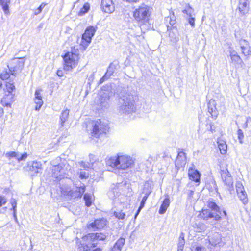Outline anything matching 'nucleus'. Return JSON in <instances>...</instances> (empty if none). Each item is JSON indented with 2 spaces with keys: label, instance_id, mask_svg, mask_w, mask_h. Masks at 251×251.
I'll use <instances>...</instances> for the list:
<instances>
[{
  "label": "nucleus",
  "instance_id": "51",
  "mask_svg": "<svg viewBox=\"0 0 251 251\" xmlns=\"http://www.w3.org/2000/svg\"><path fill=\"white\" fill-rule=\"evenodd\" d=\"M189 23L192 27H194L195 26V18L190 17L189 19Z\"/></svg>",
  "mask_w": 251,
  "mask_h": 251
},
{
  "label": "nucleus",
  "instance_id": "47",
  "mask_svg": "<svg viewBox=\"0 0 251 251\" xmlns=\"http://www.w3.org/2000/svg\"><path fill=\"white\" fill-rule=\"evenodd\" d=\"M80 167L84 169H89L91 167V165L90 163L86 164L85 162L81 161L80 163Z\"/></svg>",
  "mask_w": 251,
  "mask_h": 251
},
{
  "label": "nucleus",
  "instance_id": "19",
  "mask_svg": "<svg viewBox=\"0 0 251 251\" xmlns=\"http://www.w3.org/2000/svg\"><path fill=\"white\" fill-rule=\"evenodd\" d=\"M15 101L14 95L12 93L5 94V96L1 99V103L3 106H10L11 103Z\"/></svg>",
  "mask_w": 251,
  "mask_h": 251
},
{
  "label": "nucleus",
  "instance_id": "13",
  "mask_svg": "<svg viewBox=\"0 0 251 251\" xmlns=\"http://www.w3.org/2000/svg\"><path fill=\"white\" fill-rule=\"evenodd\" d=\"M101 6L103 12L107 13H112L115 9L112 0H101Z\"/></svg>",
  "mask_w": 251,
  "mask_h": 251
},
{
  "label": "nucleus",
  "instance_id": "26",
  "mask_svg": "<svg viewBox=\"0 0 251 251\" xmlns=\"http://www.w3.org/2000/svg\"><path fill=\"white\" fill-rule=\"evenodd\" d=\"M151 192V191H149V192L145 193V195L143 197L142 201H141L140 205L139 207L138 208V209L137 211L136 214L135 215V217H137V216L139 214V213L140 212V211L141 210V209L144 207L146 201L148 197L149 196Z\"/></svg>",
  "mask_w": 251,
  "mask_h": 251
},
{
  "label": "nucleus",
  "instance_id": "2",
  "mask_svg": "<svg viewBox=\"0 0 251 251\" xmlns=\"http://www.w3.org/2000/svg\"><path fill=\"white\" fill-rule=\"evenodd\" d=\"M118 111L121 115L128 116L135 112L134 97L133 95L126 94L119 101Z\"/></svg>",
  "mask_w": 251,
  "mask_h": 251
},
{
  "label": "nucleus",
  "instance_id": "10",
  "mask_svg": "<svg viewBox=\"0 0 251 251\" xmlns=\"http://www.w3.org/2000/svg\"><path fill=\"white\" fill-rule=\"evenodd\" d=\"M106 235L101 233H89L82 237V240L85 242L94 241L95 240H104Z\"/></svg>",
  "mask_w": 251,
  "mask_h": 251
},
{
  "label": "nucleus",
  "instance_id": "14",
  "mask_svg": "<svg viewBox=\"0 0 251 251\" xmlns=\"http://www.w3.org/2000/svg\"><path fill=\"white\" fill-rule=\"evenodd\" d=\"M27 167L28 168V170L33 173V175L41 173L43 169L41 162L36 161H33L31 165L28 163Z\"/></svg>",
  "mask_w": 251,
  "mask_h": 251
},
{
  "label": "nucleus",
  "instance_id": "62",
  "mask_svg": "<svg viewBox=\"0 0 251 251\" xmlns=\"http://www.w3.org/2000/svg\"><path fill=\"white\" fill-rule=\"evenodd\" d=\"M3 114V109L0 107V117H1Z\"/></svg>",
  "mask_w": 251,
  "mask_h": 251
},
{
  "label": "nucleus",
  "instance_id": "6",
  "mask_svg": "<svg viewBox=\"0 0 251 251\" xmlns=\"http://www.w3.org/2000/svg\"><path fill=\"white\" fill-rule=\"evenodd\" d=\"M61 189V193L62 195L69 199H75L82 197L85 191V186L83 184L79 187H76L73 189H71L68 187H62Z\"/></svg>",
  "mask_w": 251,
  "mask_h": 251
},
{
  "label": "nucleus",
  "instance_id": "61",
  "mask_svg": "<svg viewBox=\"0 0 251 251\" xmlns=\"http://www.w3.org/2000/svg\"><path fill=\"white\" fill-rule=\"evenodd\" d=\"M170 25H173L175 24V20H172L171 18H170Z\"/></svg>",
  "mask_w": 251,
  "mask_h": 251
},
{
  "label": "nucleus",
  "instance_id": "40",
  "mask_svg": "<svg viewBox=\"0 0 251 251\" xmlns=\"http://www.w3.org/2000/svg\"><path fill=\"white\" fill-rule=\"evenodd\" d=\"M191 251H206V249L201 245H194L191 248Z\"/></svg>",
  "mask_w": 251,
  "mask_h": 251
},
{
  "label": "nucleus",
  "instance_id": "49",
  "mask_svg": "<svg viewBox=\"0 0 251 251\" xmlns=\"http://www.w3.org/2000/svg\"><path fill=\"white\" fill-rule=\"evenodd\" d=\"M7 202L6 199L2 196H0V207Z\"/></svg>",
  "mask_w": 251,
  "mask_h": 251
},
{
  "label": "nucleus",
  "instance_id": "38",
  "mask_svg": "<svg viewBox=\"0 0 251 251\" xmlns=\"http://www.w3.org/2000/svg\"><path fill=\"white\" fill-rule=\"evenodd\" d=\"M84 199L85 201V204L87 207H89L91 206L92 201L91 200V196L86 193L84 196Z\"/></svg>",
  "mask_w": 251,
  "mask_h": 251
},
{
  "label": "nucleus",
  "instance_id": "45",
  "mask_svg": "<svg viewBox=\"0 0 251 251\" xmlns=\"http://www.w3.org/2000/svg\"><path fill=\"white\" fill-rule=\"evenodd\" d=\"M239 45L240 47H244L246 46H249L248 41L243 39H241L239 40Z\"/></svg>",
  "mask_w": 251,
  "mask_h": 251
},
{
  "label": "nucleus",
  "instance_id": "32",
  "mask_svg": "<svg viewBox=\"0 0 251 251\" xmlns=\"http://www.w3.org/2000/svg\"><path fill=\"white\" fill-rule=\"evenodd\" d=\"M232 62H234V64L237 65L238 67H242V64H243V62L240 57L237 55H232L231 58Z\"/></svg>",
  "mask_w": 251,
  "mask_h": 251
},
{
  "label": "nucleus",
  "instance_id": "31",
  "mask_svg": "<svg viewBox=\"0 0 251 251\" xmlns=\"http://www.w3.org/2000/svg\"><path fill=\"white\" fill-rule=\"evenodd\" d=\"M219 149L222 154H225L226 152L227 145L226 142L223 140H220L217 142Z\"/></svg>",
  "mask_w": 251,
  "mask_h": 251
},
{
  "label": "nucleus",
  "instance_id": "21",
  "mask_svg": "<svg viewBox=\"0 0 251 251\" xmlns=\"http://www.w3.org/2000/svg\"><path fill=\"white\" fill-rule=\"evenodd\" d=\"M186 163L185 153L183 152H180L175 162V165L177 168L182 167Z\"/></svg>",
  "mask_w": 251,
  "mask_h": 251
},
{
  "label": "nucleus",
  "instance_id": "15",
  "mask_svg": "<svg viewBox=\"0 0 251 251\" xmlns=\"http://www.w3.org/2000/svg\"><path fill=\"white\" fill-rule=\"evenodd\" d=\"M106 225V221L104 219L96 220L94 222L89 224V228L100 229L103 228Z\"/></svg>",
  "mask_w": 251,
  "mask_h": 251
},
{
  "label": "nucleus",
  "instance_id": "46",
  "mask_svg": "<svg viewBox=\"0 0 251 251\" xmlns=\"http://www.w3.org/2000/svg\"><path fill=\"white\" fill-rule=\"evenodd\" d=\"M238 137L240 143H242V140L244 138V134L243 131L239 129L237 131Z\"/></svg>",
  "mask_w": 251,
  "mask_h": 251
},
{
  "label": "nucleus",
  "instance_id": "22",
  "mask_svg": "<svg viewBox=\"0 0 251 251\" xmlns=\"http://www.w3.org/2000/svg\"><path fill=\"white\" fill-rule=\"evenodd\" d=\"M188 174L190 180L196 182H200L201 174L198 170L190 169L189 170Z\"/></svg>",
  "mask_w": 251,
  "mask_h": 251
},
{
  "label": "nucleus",
  "instance_id": "50",
  "mask_svg": "<svg viewBox=\"0 0 251 251\" xmlns=\"http://www.w3.org/2000/svg\"><path fill=\"white\" fill-rule=\"evenodd\" d=\"M207 129L208 130L211 131V132H213V131H215V127H214L213 125H212L211 123H210L209 125H207Z\"/></svg>",
  "mask_w": 251,
  "mask_h": 251
},
{
  "label": "nucleus",
  "instance_id": "63",
  "mask_svg": "<svg viewBox=\"0 0 251 251\" xmlns=\"http://www.w3.org/2000/svg\"><path fill=\"white\" fill-rule=\"evenodd\" d=\"M183 248L178 247V249H177V251H183Z\"/></svg>",
  "mask_w": 251,
  "mask_h": 251
},
{
  "label": "nucleus",
  "instance_id": "11",
  "mask_svg": "<svg viewBox=\"0 0 251 251\" xmlns=\"http://www.w3.org/2000/svg\"><path fill=\"white\" fill-rule=\"evenodd\" d=\"M201 217L204 220H208L209 219L213 218L216 221L221 219V216L218 213H215L210 209H203L201 212Z\"/></svg>",
  "mask_w": 251,
  "mask_h": 251
},
{
  "label": "nucleus",
  "instance_id": "36",
  "mask_svg": "<svg viewBox=\"0 0 251 251\" xmlns=\"http://www.w3.org/2000/svg\"><path fill=\"white\" fill-rule=\"evenodd\" d=\"M185 243V241L184 239V234L183 232H181L180 234L179 238L178 247H180V248H183Z\"/></svg>",
  "mask_w": 251,
  "mask_h": 251
},
{
  "label": "nucleus",
  "instance_id": "34",
  "mask_svg": "<svg viewBox=\"0 0 251 251\" xmlns=\"http://www.w3.org/2000/svg\"><path fill=\"white\" fill-rule=\"evenodd\" d=\"M90 9V4L88 3H85L83 7L78 12V15L80 16H82L84 15L85 14L88 12V11Z\"/></svg>",
  "mask_w": 251,
  "mask_h": 251
},
{
  "label": "nucleus",
  "instance_id": "35",
  "mask_svg": "<svg viewBox=\"0 0 251 251\" xmlns=\"http://www.w3.org/2000/svg\"><path fill=\"white\" fill-rule=\"evenodd\" d=\"M10 203H11V204L12 205V209H13V216H14V217L15 218V221L17 222V218L16 214L17 201H16L15 199H11V201H10Z\"/></svg>",
  "mask_w": 251,
  "mask_h": 251
},
{
  "label": "nucleus",
  "instance_id": "5",
  "mask_svg": "<svg viewBox=\"0 0 251 251\" xmlns=\"http://www.w3.org/2000/svg\"><path fill=\"white\" fill-rule=\"evenodd\" d=\"M109 130L108 124L101 120H97L92 123V128L90 134L92 137L99 138L102 134H105Z\"/></svg>",
  "mask_w": 251,
  "mask_h": 251
},
{
  "label": "nucleus",
  "instance_id": "29",
  "mask_svg": "<svg viewBox=\"0 0 251 251\" xmlns=\"http://www.w3.org/2000/svg\"><path fill=\"white\" fill-rule=\"evenodd\" d=\"M10 3V0H0V3L2 7V9L5 14H9V4Z\"/></svg>",
  "mask_w": 251,
  "mask_h": 251
},
{
  "label": "nucleus",
  "instance_id": "48",
  "mask_svg": "<svg viewBox=\"0 0 251 251\" xmlns=\"http://www.w3.org/2000/svg\"><path fill=\"white\" fill-rule=\"evenodd\" d=\"M10 75L9 73H7L6 72L5 73H2L0 74V78L2 80H5L9 78Z\"/></svg>",
  "mask_w": 251,
  "mask_h": 251
},
{
  "label": "nucleus",
  "instance_id": "44",
  "mask_svg": "<svg viewBox=\"0 0 251 251\" xmlns=\"http://www.w3.org/2000/svg\"><path fill=\"white\" fill-rule=\"evenodd\" d=\"M114 216L119 219L123 220L125 218L126 214L122 212H115Z\"/></svg>",
  "mask_w": 251,
  "mask_h": 251
},
{
  "label": "nucleus",
  "instance_id": "59",
  "mask_svg": "<svg viewBox=\"0 0 251 251\" xmlns=\"http://www.w3.org/2000/svg\"><path fill=\"white\" fill-rule=\"evenodd\" d=\"M194 192L193 191L191 190V191L189 192V194H188V196H189V198H191V197L193 196V194H194Z\"/></svg>",
  "mask_w": 251,
  "mask_h": 251
},
{
  "label": "nucleus",
  "instance_id": "39",
  "mask_svg": "<svg viewBox=\"0 0 251 251\" xmlns=\"http://www.w3.org/2000/svg\"><path fill=\"white\" fill-rule=\"evenodd\" d=\"M78 246L79 250L82 251H87L89 250L90 249V248L92 247V246H90L88 244L84 243H80L79 245H78Z\"/></svg>",
  "mask_w": 251,
  "mask_h": 251
},
{
  "label": "nucleus",
  "instance_id": "30",
  "mask_svg": "<svg viewBox=\"0 0 251 251\" xmlns=\"http://www.w3.org/2000/svg\"><path fill=\"white\" fill-rule=\"evenodd\" d=\"M238 198L242 201L243 204L245 205L248 202V199L247 194L245 190L242 191L241 192H237Z\"/></svg>",
  "mask_w": 251,
  "mask_h": 251
},
{
  "label": "nucleus",
  "instance_id": "57",
  "mask_svg": "<svg viewBox=\"0 0 251 251\" xmlns=\"http://www.w3.org/2000/svg\"><path fill=\"white\" fill-rule=\"evenodd\" d=\"M41 10H40V9H39L38 8L37 9L35 10L34 14H35V15H37L39 14L40 13H41Z\"/></svg>",
  "mask_w": 251,
  "mask_h": 251
},
{
  "label": "nucleus",
  "instance_id": "18",
  "mask_svg": "<svg viewBox=\"0 0 251 251\" xmlns=\"http://www.w3.org/2000/svg\"><path fill=\"white\" fill-rule=\"evenodd\" d=\"M208 110L212 118L214 119L217 118L218 113L216 108V102L214 100H210L208 103Z\"/></svg>",
  "mask_w": 251,
  "mask_h": 251
},
{
  "label": "nucleus",
  "instance_id": "7",
  "mask_svg": "<svg viewBox=\"0 0 251 251\" xmlns=\"http://www.w3.org/2000/svg\"><path fill=\"white\" fill-rule=\"evenodd\" d=\"M97 29V27L89 26L86 28L85 32L82 34L80 40V45L84 48H86L91 42L92 38L94 36Z\"/></svg>",
  "mask_w": 251,
  "mask_h": 251
},
{
  "label": "nucleus",
  "instance_id": "25",
  "mask_svg": "<svg viewBox=\"0 0 251 251\" xmlns=\"http://www.w3.org/2000/svg\"><path fill=\"white\" fill-rule=\"evenodd\" d=\"M207 206L211 211L214 212L215 213H218L221 216L222 212L220 211L219 207L217 204L213 201H209L208 202Z\"/></svg>",
  "mask_w": 251,
  "mask_h": 251
},
{
  "label": "nucleus",
  "instance_id": "24",
  "mask_svg": "<svg viewBox=\"0 0 251 251\" xmlns=\"http://www.w3.org/2000/svg\"><path fill=\"white\" fill-rule=\"evenodd\" d=\"M170 201L168 195H166L159 210L160 214H163L170 205Z\"/></svg>",
  "mask_w": 251,
  "mask_h": 251
},
{
  "label": "nucleus",
  "instance_id": "64",
  "mask_svg": "<svg viewBox=\"0 0 251 251\" xmlns=\"http://www.w3.org/2000/svg\"><path fill=\"white\" fill-rule=\"evenodd\" d=\"M223 213L224 215L225 216V217H226V216H227V213H226V211L224 210V211H223Z\"/></svg>",
  "mask_w": 251,
  "mask_h": 251
},
{
  "label": "nucleus",
  "instance_id": "27",
  "mask_svg": "<svg viewBox=\"0 0 251 251\" xmlns=\"http://www.w3.org/2000/svg\"><path fill=\"white\" fill-rule=\"evenodd\" d=\"M62 169V167L60 165L54 166L52 169L53 176L57 179H61L62 176L59 173Z\"/></svg>",
  "mask_w": 251,
  "mask_h": 251
},
{
  "label": "nucleus",
  "instance_id": "23",
  "mask_svg": "<svg viewBox=\"0 0 251 251\" xmlns=\"http://www.w3.org/2000/svg\"><path fill=\"white\" fill-rule=\"evenodd\" d=\"M125 243V239L123 237L120 238L112 247L111 251H121Z\"/></svg>",
  "mask_w": 251,
  "mask_h": 251
},
{
  "label": "nucleus",
  "instance_id": "53",
  "mask_svg": "<svg viewBox=\"0 0 251 251\" xmlns=\"http://www.w3.org/2000/svg\"><path fill=\"white\" fill-rule=\"evenodd\" d=\"M88 176V175L85 172H81L80 173V177L81 179L86 178Z\"/></svg>",
  "mask_w": 251,
  "mask_h": 251
},
{
  "label": "nucleus",
  "instance_id": "12",
  "mask_svg": "<svg viewBox=\"0 0 251 251\" xmlns=\"http://www.w3.org/2000/svg\"><path fill=\"white\" fill-rule=\"evenodd\" d=\"M112 92H102L100 95V104L102 107H106L108 104L110 98L113 96Z\"/></svg>",
  "mask_w": 251,
  "mask_h": 251
},
{
  "label": "nucleus",
  "instance_id": "3",
  "mask_svg": "<svg viewBox=\"0 0 251 251\" xmlns=\"http://www.w3.org/2000/svg\"><path fill=\"white\" fill-rule=\"evenodd\" d=\"M152 8L145 4H142L133 12L134 19L141 25L148 23L151 13Z\"/></svg>",
  "mask_w": 251,
  "mask_h": 251
},
{
  "label": "nucleus",
  "instance_id": "42",
  "mask_svg": "<svg viewBox=\"0 0 251 251\" xmlns=\"http://www.w3.org/2000/svg\"><path fill=\"white\" fill-rule=\"evenodd\" d=\"M6 88L8 93H12V92L14 89H15V86L13 83L7 82L6 84Z\"/></svg>",
  "mask_w": 251,
  "mask_h": 251
},
{
  "label": "nucleus",
  "instance_id": "33",
  "mask_svg": "<svg viewBox=\"0 0 251 251\" xmlns=\"http://www.w3.org/2000/svg\"><path fill=\"white\" fill-rule=\"evenodd\" d=\"M115 70H116L115 65H114L113 63H110L108 69H107V72H106L105 75L109 78L110 77L113 75Z\"/></svg>",
  "mask_w": 251,
  "mask_h": 251
},
{
  "label": "nucleus",
  "instance_id": "54",
  "mask_svg": "<svg viewBox=\"0 0 251 251\" xmlns=\"http://www.w3.org/2000/svg\"><path fill=\"white\" fill-rule=\"evenodd\" d=\"M238 55L237 53L235 50H233L230 51V56L231 58L232 57V55Z\"/></svg>",
  "mask_w": 251,
  "mask_h": 251
},
{
  "label": "nucleus",
  "instance_id": "17",
  "mask_svg": "<svg viewBox=\"0 0 251 251\" xmlns=\"http://www.w3.org/2000/svg\"><path fill=\"white\" fill-rule=\"evenodd\" d=\"M5 156L9 159L12 158H15L18 160V162L25 160L28 156L26 153H24L22 155H20L18 153L15 151L7 152L6 153Z\"/></svg>",
  "mask_w": 251,
  "mask_h": 251
},
{
  "label": "nucleus",
  "instance_id": "52",
  "mask_svg": "<svg viewBox=\"0 0 251 251\" xmlns=\"http://www.w3.org/2000/svg\"><path fill=\"white\" fill-rule=\"evenodd\" d=\"M109 78L105 75H104L102 77H101L100 81H99V84H102L106 80H107Z\"/></svg>",
  "mask_w": 251,
  "mask_h": 251
},
{
  "label": "nucleus",
  "instance_id": "37",
  "mask_svg": "<svg viewBox=\"0 0 251 251\" xmlns=\"http://www.w3.org/2000/svg\"><path fill=\"white\" fill-rule=\"evenodd\" d=\"M182 12L183 13L186 14L190 17H192L194 12V9L189 5H188Z\"/></svg>",
  "mask_w": 251,
  "mask_h": 251
},
{
  "label": "nucleus",
  "instance_id": "56",
  "mask_svg": "<svg viewBox=\"0 0 251 251\" xmlns=\"http://www.w3.org/2000/svg\"><path fill=\"white\" fill-rule=\"evenodd\" d=\"M45 5H46V4L42 3L40 5V6L38 7V8L40 9V10H41V11H42V9L44 8V7L45 6Z\"/></svg>",
  "mask_w": 251,
  "mask_h": 251
},
{
  "label": "nucleus",
  "instance_id": "58",
  "mask_svg": "<svg viewBox=\"0 0 251 251\" xmlns=\"http://www.w3.org/2000/svg\"><path fill=\"white\" fill-rule=\"evenodd\" d=\"M57 75H58V76H59L60 77L62 76L63 75L62 72L61 71L58 70L57 72Z\"/></svg>",
  "mask_w": 251,
  "mask_h": 251
},
{
  "label": "nucleus",
  "instance_id": "16",
  "mask_svg": "<svg viewBox=\"0 0 251 251\" xmlns=\"http://www.w3.org/2000/svg\"><path fill=\"white\" fill-rule=\"evenodd\" d=\"M42 90H36L35 92V98L34 99V102L36 104L35 106V110L39 111L43 104V101L41 95Z\"/></svg>",
  "mask_w": 251,
  "mask_h": 251
},
{
  "label": "nucleus",
  "instance_id": "43",
  "mask_svg": "<svg viewBox=\"0 0 251 251\" xmlns=\"http://www.w3.org/2000/svg\"><path fill=\"white\" fill-rule=\"evenodd\" d=\"M236 188L237 192H241L242 191L245 190L242 182L239 181L236 182Z\"/></svg>",
  "mask_w": 251,
  "mask_h": 251
},
{
  "label": "nucleus",
  "instance_id": "4",
  "mask_svg": "<svg viewBox=\"0 0 251 251\" xmlns=\"http://www.w3.org/2000/svg\"><path fill=\"white\" fill-rule=\"evenodd\" d=\"M74 52L73 50L68 52L63 57L64 69L67 71H71L73 68L75 67L79 60L78 48L75 49V47L74 46Z\"/></svg>",
  "mask_w": 251,
  "mask_h": 251
},
{
  "label": "nucleus",
  "instance_id": "60",
  "mask_svg": "<svg viewBox=\"0 0 251 251\" xmlns=\"http://www.w3.org/2000/svg\"><path fill=\"white\" fill-rule=\"evenodd\" d=\"M71 38H74L75 39V40H76L77 42H78V40H79V39L78 38L75 36V35H71V37H70Z\"/></svg>",
  "mask_w": 251,
  "mask_h": 251
},
{
  "label": "nucleus",
  "instance_id": "20",
  "mask_svg": "<svg viewBox=\"0 0 251 251\" xmlns=\"http://www.w3.org/2000/svg\"><path fill=\"white\" fill-rule=\"evenodd\" d=\"M238 9L243 15L247 13L249 9L248 0H239Z\"/></svg>",
  "mask_w": 251,
  "mask_h": 251
},
{
  "label": "nucleus",
  "instance_id": "9",
  "mask_svg": "<svg viewBox=\"0 0 251 251\" xmlns=\"http://www.w3.org/2000/svg\"><path fill=\"white\" fill-rule=\"evenodd\" d=\"M221 176L223 182L227 189L231 191L233 190V180L230 173L227 169L221 170Z\"/></svg>",
  "mask_w": 251,
  "mask_h": 251
},
{
  "label": "nucleus",
  "instance_id": "55",
  "mask_svg": "<svg viewBox=\"0 0 251 251\" xmlns=\"http://www.w3.org/2000/svg\"><path fill=\"white\" fill-rule=\"evenodd\" d=\"M89 157H90V161L91 162L90 164L92 165L93 162H93V161H94V159L93 158H94L95 156L94 155L91 154V155H89Z\"/></svg>",
  "mask_w": 251,
  "mask_h": 251
},
{
  "label": "nucleus",
  "instance_id": "1",
  "mask_svg": "<svg viewBox=\"0 0 251 251\" xmlns=\"http://www.w3.org/2000/svg\"><path fill=\"white\" fill-rule=\"evenodd\" d=\"M105 162L109 170L119 172L132 168L135 161L130 156L119 153L115 156L107 157Z\"/></svg>",
  "mask_w": 251,
  "mask_h": 251
},
{
  "label": "nucleus",
  "instance_id": "41",
  "mask_svg": "<svg viewBox=\"0 0 251 251\" xmlns=\"http://www.w3.org/2000/svg\"><path fill=\"white\" fill-rule=\"evenodd\" d=\"M242 53L245 56H248L250 54V46H246L244 47H240Z\"/></svg>",
  "mask_w": 251,
  "mask_h": 251
},
{
  "label": "nucleus",
  "instance_id": "28",
  "mask_svg": "<svg viewBox=\"0 0 251 251\" xmlns=\"http://www.w3.org/2000/svg\"><path fill=\"white\" fill-rule=\"evenodd\" d=\"M69 113V110L66 109L65 110L63 111L60 116V125L61 127H63L64 126V123L65 122L68 120V116Z\"/></svg>",
  "mask_w": 251,
  "mask_h": 251
},
{
  "label": "nucleus",
  "instance_id": "8",
  "mask_svg": "<svg viewBox=\"0 0 251 251\" xmlns=\"http://www.w3.org/2000/svg\"><path fill=\"white\" fill-rule=\"evenodd\" d=\"M25 61V57L14 58L12 60L8 67L12 75H15L21 71L24 67Z\"/></svg>",
  "mask_w": 251,
  "mask_h": 251
}]
</instances>
